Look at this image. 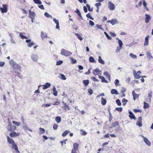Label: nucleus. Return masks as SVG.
<instances>
[{
  "label": "nucleus",
  "instance_id": "obj_58",
  "mask_svg": "<svg viewBox=\"0 0 153 153\" xmlns=\"http://www.w3.org/2000/svg\"><path fill=\"white\" fill-rule=\"evenodd\" d=\"M126 91V89L124 87H122L121 90V92L122 93H123L125 92Z\"/></svg>",
  "mask_w": 153,
  "mask_h": 153
},
{
  "label": "nucleus",
  "instance_id": "obj_7",
  "mask_svg": "<svg viewBox=\"0 0 153 153\" xmlns=\"http://www.w3.org/2000/svg\"><path fill=\"white\" fill-rule=\"evenodd\" d=\"M20 135V133L18 132H16L14 131L10 132L9 134L11 138L18 137Z\"/></svg>",
  "mask_w": 153,
  "mask_h": 153
},
{
  "label": "nucleus",
  "instance_id": "obj_14",
  "mask_svg": "<svg viewBox=\"0 0 153 153\" xmlns=\"http://www.w3.org/2000/svg\"><path fill=\"white\" fill-rule=\"evenodd\" d=\"M101 71L99 69L97 68L95 69L93 71V74L94 75H97L101 74Z\"/></svg>",
  "mask_w": 153,
  "mask_h": 153
},
{
  "label": "nucleus",
  "instance_id": "obj_17",
  "mask_svg": "<svg viewBox=\"0 0 153 153\" xmlns=\"http://www.w3.org/2000/svg\"><path fill=\"white\" fill-rule=\"evenodd\" d=\"M149 36H147L145 38V42L144 43V45L147 46L149 44Z\"/></svg>",
  "mask_w": 153,
  "mask_h": 153
},
{
  "label": "nucleus",
  "instance_id": "obj_53",
  "mask_svg": "<svg viewBox=\"0 0 153 153\" xmlns=\"http://www.w3.org/2000/svg\"><path fill=\"white\" fill-rule=\"evenodd\" d=\"M81 131L82 132L81 134L83 135H85L87 134V133L85 131L83 130H81Z\"/></svg>",
  "mask_w": 153,
  "mask_h": 153
},
{
  "label": "nucleus",
  "instance_id": "obj_42",
  "mask_svg": "<svg viewBox=\"0 0 153 153\" xmlns=\"http://www.w3.org/2000/svg\"><path fill=\"white\" fill-rule=\"evenodd\" d=\"M118 43L119 45V46L122 47V46L123 45L122 42L121 40L119 39H118Z\"/></svg>",
  "mask_w": 153,
  "mask_h": 153
},
{
  "label": "nucleus",
  "instance_id": "obj_62",
  "mask_svg": "<svg viewBox=\"0 0 153 153\" xmlns=\"http://www.w3.org/2000/svg\"><path fill=\"white\" fill-rule=\"evenodd\" d=\"M5 64V62H0V66L2 67L4 66Z\"/></svg>",
  "mask_w": 153,
  "mask_h": 153
},
{
  "label": "nucleus",
  "instance_id": "obj_5",
  "mask_svg": "<svg viewBox=\"0 0 153 153\" xmlns=\"http://www.w3.org/2000/svg\"><path fill=\"white\" fill-rule=\"evenodd\" d=\"M2 6L3 8L2 7H0V11L1 13H4L7 12L8 10L7 5L6 4H3Z\"/></svg>",
  "mask_w": 153,
  "mask_h": 153
},
{
  "label": "nucleus",
  "instance_id": "obj_39",
  "mask_svg": "<svg viewBox=\"0 0 153 153\" xmlns=\"http://www.w3.org/2000/svg\"><path fill=\"white\" fill-rule=\"evenodd\" d=\"M129 55L130 57H131L133 59H136L137 58L136 55H134L133 53H131Z\"/></svg>",
  "mask_w": 153,
  "mask_h": 153
},
{
  "label": "nucleus",
  "instance_id": "obj_15",
  "mask_svg": "<svg viewBox=\"0 0 153 153\" xmlns=\"http://www.w3.org/2000/svg\"><path fill=\"white\" fill-rule=\"evenodd\" d=\"M107 23H110L112 25H114L117 23L118 22L116 19H113L111 20H108L107 21Z\"/></svg>",
  "mask_w": 153,
  "mask_h": 153
},
{
  "label": "nucleus",
  "instance_id": "obj_1",
  "mask_svg": "<svg viewBox=\"0 0 153 153\" xmlns=\"http://www.w3.org/2000/svg\"><path fill=\"white\" fill-rule=\"evenodd\" d=\"M10 64L11 65L13 68L15 69H16V71H15V73L17 74L16 75L19 76L20 75V70L19 68V65L16 64L12 60H11L10 62Z\"/></svg>",
  "mask_w": 153,
  "mask_h": 153
},
{
  "label": "nucleus",
  "instance_id": "obj_57",
  "mask_svg": "<svg viewBox=\"0 0 153 153\" xmlns=\"http://www.w3.org/2000/svg\"><path fill=\"white\" fill-rule=\"evenodd\" d=\"M63 63V61L60 60L59 61H57L56 62L57 65H60Z\"/></svg>",
  "mask_w": 153,
  "mask_h": 153
},
{
  "label": "nucleus",
  "instance_id": "obj_32",
  "mask_svg": "<svg viewBox=\"0 0 153 153\" xmlns=\"http://www.w3.org/2000/svg\"><path fill=\"white\" fill-rule=\"evenodd\" d=\"M83 82L85 86H87L89 83V81L88 80H84Z\"/></svg>",
  "mask_w": 153,
  "mask_h": 153
},
{
  "label": "nucleus",
  "instance_id": "obj_4",
  "mask_svg": "<svg viewBox=\"0 0 153 153\" xmlns=\"http://www.w3.org/2000/svg\"><path fill=\"white\" fill-rule=\"evenodd\" d=\"M61 54L65 56H68L72 54V53L70 51H67L64 49H62L61 50Z\"/></svg>",
  "mask_w": 153,
  "mask_h": 153
},
{
  "label": "nucleus",
  "instance_id": "obj_20",
  "mask_svg": "<svg viewBox=\"0 0 153 153\" xmlns=\"http://www.w3.org/2000/svg\"><path fill=\"white\" fill-rule=\"evenodd\" d=\"M51 86V84L49 83H46L45 85H43V89H47L48 88L50 87Z\"/></svg>",
  "mask_w": 153,
  "mask_h": 153
},
{
  "label": "nucleus",
  "instance_id": "obj_8",
  "mask_svg": "<svg viewBox=\"0 0 153 153\" xmlns=\"http://www.w3.org/2000/svg\"><path fill=\"white\" fill-rule=\"evenodd\" d=\"M62 104L63 105L62 106L63 109L65 111L69 110H70V108L68 105L66 103L64 102H62Z\"/></svg>",
  "mask_w": 153,
  "mask_h": 153
},
{
  "label": "nucleus",
  "instance_id": "obj_45",
  "mask_svg": "<svg viewBox=\"0 0 153 153\" xmlns=\"http://www.w3.org/2000/svg\"><path fill=\"white\" fill-rule=\"evenodd\" d=\"M116 102L117 104V105H118L120 106L121 105V102L120 100L119 99L117 100H116Z\"/></svg>",
  "mask_w": 153,
  "mask_h": 153
},
{
  "label": "nucleus",
  "instance_id": "obj_43",
  "mask_svg": "<svg viewBox=\"0 0 153 153\" xmlns=\"http://www.w3.org/2000/svg\"><path fill=\"white\" fill-rule=\"evenodd\" d=\"M86 16L87 17L89 18L90 19L93 20L94 19L92 18V17L91 16V14L90 13H88V14H86Z\"/></svg>",
  "mask_w": 153,
  "mask_h": 153
},
{
  "label": "nucleus",
  "instance_id": "obj_27",
  "mask_svg": "<svg viewBox=\"0 0 153 153\" xmlns=\"http://www.w3.org/2000/svg\"><path fill=\"white\" fill-rule=\"evenodd\" d=\"M55 120L56 122L59 123L61 121V118L60 117L57 116L56 117Z\"/></svg>",
  "mask_w": 153,
  "mask_h": 153
},
{
  "label": "nucleus",
  "instance_id": "obj_36",
  "mask_svg": "<svg viewBox=\"0 0 153 153\" xmlns=\"http://www.w3.org/2000/svg\"><path fill=\"white\" fill-rule=\"evenodd\" d=\"M71 62L72 64L75 63L76 62V59H74L72 57H70V58Z\"/></svg>",
  "mask_w": 153,
  "mask_h": 153
},
{
  "label": "nucleus",
  "instance_id": "obj_41",
  "mask_svg": "<svg viewBox=\"0 0 153 153\" xmlns=\"http://www.w3.org/2000/svg\"><path fill=\"white\" fill-rule=\"evenodd\" d=\"M34 2L36 4H41L42 2L40 0H33Z\"/></svg>",
  "mask_w": 153,
  "mask_h": 153
},
{
  "label": "nucleus",
  "instance_id": "obj_61",
  "mask_svg": "<svg viewBox=\"0 0 153 153\" xmlns=\"http://www.w3.org/2000/svg\"><path fill=\"white\" fill-rule=\"evenodd\" d=\"M61 75V79L64 80H65L66 79V78L65 77V76L63 74H62Z\"/></svg>",
  "mask_w": 153,
  "mask_h": 153
},
{
  "label": "nucleus",
  "instance_id": "obj_25",
  "mask_svg": "<svg viewBox=\"0 0 153 153\" xmlns=\"http://www.w3.org/2000/svg\"><path fill=\"white\" fill-rule=\"evenodd\" d=\"M107 102L105 99L102 97L101 98V104L102 105H105L106 104Z\"/></svg>",
  "mask_w": 153,
  "mask_h": 153
},
{
  "label": "nucleus",
  "instance_id": "obj_51",
  "mask_svg": "<svg viewBox=\"0 0 153 153\" xmlns=\"http://www.w3.org/2000/svg\"><path fill=\"white\" fill-rule=\"evenodd\" d=\"M116 110L118 111L121 112L123 110V108L121 107L117 108Z\"/></svg>",
  "mask_w": 153,
  "mask_h": 153
},
{
  "label": "nucleus",
  "instance_id": "obj_49",
  "mask_svg": "<svg viewBox=\"0 0 153 153\" xmlns=\"http://www.w3.org/2000/svg\"><path fill=\"white\" fill-rule=\"evenodd\" d=\"M119 83V81L118 79H116L115 80L114 83L116 86L118 85V84Z\"/></svg>",
  "mask_w": 153,
  "mask_h": 153
},
{
  "label": "nucleus",
  "instance_id": "obj_11",
  "mask_svg": "<svg viewBox=\"0 0 153 153\" xmlns=\"http://www.w3.org/2000/svg\"><path fill=\"white\" fill-rule=\"evenodd\" d=\"M142 118L141 117H139L138 118V121L136 123V125L139 127L142 126Z\"/></svg>",
  "mask_w": 153,
  "mask_h": 153
},
{
  "label": "nucleus",
  "instance_id": "obj_60",
  "mask_svg": "<svg viewBox=\"0 0 153 153\" xmlns=\"http://www.w3.org/2000/svg\"><path fill=\"white\" fill-rule=\"evenodd\" d=\"M89 25H91V26H93L94 25V22L91 20H90L89 21Z\"/></svg>",
  "mask_w": 153,
  "mask_h": 153
},
{
  "label": "nucleus",
  "instance_id": "obj_44",
  "mask_svg": "<svg viewBox=\"0 0 153 153\" xmlns=\"http://www.w3.org/2000/svg\"><path fill=\"white\" fill-rule=\"evenodd\" d=\"M104 33L105 34L107 38L108 39L111 40V38L109 36V35L106 32H104Z\"/></svg>",
  "mask_w": 153,
  "mask_h": 153
},
{
  "label": "nucleus",
  "instance_id": "obj_6",
  "mask_svg": "<svg viewBox=\"0 0 153 153\" xmlns=\"http://www.w3.org/2000/svg\"><path fill=\"white\" fill-rule=\"evenodd\" d=\"M79 144L78 143H74L73 144V149L71 151V153H77L76 151L78 150Z\"/></svg>",
  "mask_w": 153,
  "mask_h": 153
},
{
  "label": "nucleus",
  "instance_id": "obj_3",
  "mask_svg": "<svg viewBox=\"0 0 153 153\" xmlns=\"http://www.w3.org/2000/svg\"><path fill=\"white\" fill-rule=\"evenodd\" d=\"M7 128L8 131L11 132L16 130L17 127L16 126L13 125L10 122H8Z\"/></svg>",
  "mask_w": 153,
  "mask_h": 153
},
{
  "label": "nucleus",
  "instance_id": "obj_35",
  "mask_svg": "<svg viewBox=\"0 0 153 153\" xmlns=\"http://www.w3.org/2000/svg\"><path fill=\"white\" fill-rule=\"evenodd\" d=\"M89 61L91 62H95V60L92 56H90L89 58Z\"/></svg>",
  "mask_w": 153,
  "mask_h": 153
},
{
  "label": "nucleus",
  "instance_id": "obj_18",
  "mask_svg": "<svg viewBox=\"0 0 153 153\" xmlns=\"http://www.w3.org/2000/svg\"><path fill=\"white\" fill-rule=\"evenodd\" d=\"M146 16L145 19V22L147 23L149 22V20L151 19L150 16L148 14H146L145 15Z\"/></svg>",
  "mask_w": 153,
  "mask_h": 153
},
{
  "label": "nucleus",
  "instance_id": "obj_54",
  "mask_svg": "<svg viewBox=\"0 0 153 153\" xmlns=\"http://www.w3.org/2000/svg\"><path fill=\"white\" fill-rule=\"evenodd\" d=\"M88 92L90 94V95H91L92 94L93 91V90L91 89H88Z\"/></svg>",
  "mask_w": 153,
  "mask_h": 153
},
{
  "label": "nucleus",
  "instance_id": "obj_30",
  "mask_svg": "<svg viewBox=\"0 0 153 153\" xmlns=\"http://www.w3.org/2000/svg\"><path fill=\"white\" fill-rule=\"evenodd\" d=\"M104 74L107 77V78L109 79V80H110L111 76L108 72L107 71L105 72L104 73Z\"/></svg>",
  "mask_w": 153,
  "mask_h": 153
},
{
  "label": "nucleus",
  "instance_id": "obj_21",
  "mask_svg": "<svg viewBox=\"0 0 153 153\" xmlns=\"http://www.w3.org/2000/svg\"><path fill=\"white\" fill-rule=\"evenodd\" d=\"M129 117L130 119H134V120L136 119L134 115L130 111L129 112Z\"/></svg>",
  "mask_w": 153,
  "mask_h": 153
},
{
  "label": "nucleus",
  "instance_id": "obj_28",
  "mask_svg": "<svg viewBox=\"0 0 153 153\" xmlns=\"http://www.w3.org/2000/svg\"><path fill=\"white\" fill-rule=\"evenodd\" d=\"M149 107V104L145 102H144L143 108L144 109H147Z\"/></svg>",
  "mask_w": 153,
  "mask_h": 153
},
{
  "label": "nucleus",
  "instance_id": "obj_40",
  "mask_svg": "<svg viewBox=\"0 0 153 153\" xmlns=\"http://www.w3.org/2000/svg\"><path fill=\"white\" fill-rule=\"evenodd\" d=\"M75 35L77 36L78 39H79L81 41L82 40V38L80 34H79L78 33H76L75 34Z\"/></svg>",
  "mask_w": 153,
  "mask_h": 153
},
{
  "label": "nucleus",
  "instance_id": "obj_13",
  "mask_svg": "<svg viewBox=\"0 0 153 153\" xmlns=\"http://www.w3.org/2000/svg\"><path fill=\"white\" fill-rule=\"evenodd\" d=\"M133 73L135 79H139L141 77V76L137 73L135 70H134L133 71Z\"/></svg>",
  "mask_w": 153,
  "mask_h": 153
},
{
  "label": "nucleus",
  "instance_id": "obj_23",
  "mask_svg": "<svg viewBox=\"0 0 153 153\" xmlns=\"http://www.w3.org/2000/svg\"><path fill=\"white\" fill-rule=\"evenodd\" d=\"M99 77L100 79H101L102 80V82L106 83L108 82L103 76H99Z\"/></svg>",
  "mask_w": 153,
  "mask_h": 153
},
{
  "label": "nucleus",
  "instance_id": "obj_10",
  "mask_svg": "<svg viewBox=\"0 0 153 153\" xmlns=\"http://www.w3.org/2000/svg\"><path fill=\"white\" fill-rule=\"evenodd\" d=\"M29 16L32 20V22H33V20L35 18L36 14L34 12H32L31 11V10H29Z\"/></svg>",
  "mask_w": 153,
  "mask_h": 153
},
{
  "label": "nucleus",
  "instance_id": "obj_50",
  "mask_svg": "<svg viewBox=\"0 0 153 153\" xmlns=\"http://www.w3.org/2000/svg\"><path fill=\"white\" fill-rule=\"evenodd\" d=\"M39 130L42 134H44L45 132V130L44 129L42 128H39Z\"/></svg>",
  "mask_w": 153,
  "mask_h": 153
},
{
  "label": "nucleus",
  "instance_id": "obj_56",
  "mask_svg": "<svg viewBox=\"0 0 153 153\" xmlns=\"http://www.w3.org/2000/svg\"><path fill=\"white\" fill-rule=\"evenodd\" d=\"M44 15H45V16L48 17V18H49L51 16V15H50V14H49V13H45L44 14Z\"/></svg>",
  "mask_w": 153,
  "mask_h": 153
},
{
  "label": "nucleus",
  "instance_id": "obj_47",
  "mask_svg": "<svg viewBox=\"0 0 153 153\" xmlns=\"http://www.w3.org/2000/svg\"><path fill=\"white\" fill-rule=\"evenodd\" d=\"M86 6L87 7L88 10L89 11H92L93 10V8H91L90 6L88 4H86Z\"/></svg>",
  "mask_w": 153,
  "mask_h": 153
},
{
  "label": "nucleus",
  "instance_id": "obj_29",
  "mask_svg": "<svg viewBox=\"0 0 153 153\" xmlns=\"http://www.w3.org/2000/svg\"><path fill=\"white\" fill-rule=\"evenodd\" d=\"M31 58L34 61L36 62L37 61V56L35 55H32L31 56Z\"/></svg>",
  "mask_w": 153,
  "mask_h": 153
},
{
  "label": "nucleus",
  "instance_id": "obj_22",
  "mask_svg": "<svg viewBox=\"0 0 153 153\" xmlns=\"http://www.w3.org/2000/svg\"><path fill=\"white\" fill-rule=\"evenodd\" d=\"M95 5L97 9L96 11L97 12H98L99 10V6L101 5V3L100 2L96 3L95 4Z\"/></svg>",
  "mask_w": 153,
  "mask_h": 153
},
{
  "label": "nucleus",
  "instance_id": "obj_26",
  "mask_svg": "<svg viewBox=\"0 0 153 153\" xmlns=\"http://www.w3.org/2000/svg\"><path fill=\"white\" fill-rule=\"evenodd\" d=\"M111 93L112 94H118V92L117 90L115 89H112L111 91Z\"/></svg>",
  "mask_w": 153,
  "mask_h": 153
},
{
  "label": "nucleus",
  "instance_id": "obj_24",
  "mask_svg": "<svg viewBox=\"0 0 153 153\" xmlns=\"http://www.w3.org/2000/svg\"><path fill=\"white\" fill-rule=\"evenodd\" d=\"M98 62L102 64H104L105 62L102 59L101 57L100 56H99L98 57Z\"/></svg>",
  "mask_w": 153,
  "mask_h": 153
},
{
  "label": "nucleus",
  "instance_id": "obj_64",
  "mask_svg": "<svg viewBox=\"0 0 153 153\" xmlns=\"http://www.w3.org/2000/svg\"><path fill=\"white\" fill-rule=\"evenodd\" d=\"M122 48V47L119 46V47H117V49H116V51L117 52L119 51Z\"/></svg>",
  "mask_w": 153,
  "mask_h": 153
},
{
  "label": "nucleus",
  "instance_id": "obj_38",
  "mask_svg": "<svg viewBox=\"0 0 153 153\" xmlns=\"http://www.w3.org/2000/svg\"><path fill=\"white\" fill-rule=\"evenodd\" d=\"M19 36L22 39H27V37L23 35L22 33L21 32L19 33Z\"/></svg>",
  "mask_w": 153,
  "mask_h": 153
},
{
  "label": "nucleus",
  "instance_id": "obj_12",
  "mask_svg": "<svg viewBox=\"0 0 153 153\" xmlns=\"http://www.w3.org/2000/svg\"><path fill=\"white\" fill-rule=\"evenodd\" d=\"M142 137L143 138L144 142L149 146H150L151 145V142L148 140V138L144 136H142Z\"/></svg>",
  "mask_w": 153,
  "mask_h": 153
},
{
  "label": "nucleus",
  "instance_id": "obj_31",
  "mask_svg": "<svg viewBox=\"0 0 153 153\" xmlns=\"http://www.w3.org/2000/svg\"><path fill=\"white\" fill-rule=\"evenodd\" d=\"M70 132V131L68 130H66L62 134V136L63 137H65Z\"/></svg>",
  "mask_w": 153,
  "mask_h": 153
},
{
  "label": "nucleus",
  "instance_id": "obj_19",
  "mask_svg": "<svg viewBox=\"0 0 153 153\" xmlns=\"http://www.w3.org/2000/svg\"><path fill=\"white\" fill-rule=\"evenodd\" d=\"M41 36L42 39H44L48 37L47 34L43 32H42L41 33Z\"/></svg>",
  "mask_w": 153,
  "mask_h": 153
},
{
  "label": "nucleus",
  "instance_id": "obj_46",
  "mask_svg": "<svg viewBox=\"0 0 153 153\" xmlns=\"http://www.w3.org/2000/svg\"><path fill=\"white\" fill-rule=\"evenodd\" d=\"M146 55L147 57L149 59H151L152 58V56L151 55V53H147Z\"/></svg>",
  "mask_w": 153,
  "mask_h": 153
},
{
  "label": "nucleus",
  "instance_id": "obj_16",
  "mask_svg": "<svg viewBox=\"0 0 153 153\" xmlns=\"http://www.w3.org/2000/svg\"><path fill=\"white\" fill-rule=\"evenodd\" d=\"M132 95L133 96V99L135 100L138 98L139 96V94H136L134 91H133L132 92Z\"/></svg>",
  "mask_w": 153,
  "mask_h": 153
},
{
  "label": "nucleus",
  "instance_id": "obj_63",
  "mask_svg": "<svg viewBox=\"0 0 153 153\" xmlns=\"http://www.w3.org/2000/svg\"><path fill=\"white\" fill-rule=\"evenodd\" d=\"M39 7L42 10H44L45 9V8L43 6V5L42 4L40 5L39 6Z\"/></svg>",
  "mask_w": 153,
  "mask_h": 153
},
{
  "label": "nucleus",
  "instance_id": "obj_59",
  "mask_svg": "<svg viewBox=\"0 0 153 153\" xmlns=\"http://www.w3.org/2000/svg\"><path fill=\"white\" fill-rule=\"evenodd\" d=\"M53 128L54 130H56L57 128V125L55 124H54L53 126Z\"/></svg>",
  "mask_w": 153,
  "mask_h": 153
},
{
  "label": "nucleus",
  "instance_id": "obj_33",
  "mask_svg": "<svg viewBox=\"0 0 153 153\" xmlns=\"http://www.w3.org/2000/svg\"><path fill=\"white\" fill-rule=\"evenodd\" d=\"M119 124V123L117 121H115L112 123V126L113 127H115L117 126Z\"/></svg>",
  "mask_w": 153,
  "mask_h": 153
},
{
  "label": "nucleus",
  "instance_id": "obj_48",
  "mask_svg": "<svg viewBox=\"0 0 153 153\" xmlns=\"http://www.w3.org/2000/svg\"><path fill=\"white\" fill-rule=\"evenodd\" d=\"M34 44V43L33 42H31L30 43L27 44V46L28 47H31Z\"/></svg>",
  "mask_w": 153,
  "mask_h": 153
},
{
  "label": "nucleus",
  "instance_id": "obj_55",
  "mask_svg": "<svg viewBox=\"0 0 153 153\" xmlns=\"http://www.w3.org/2000/svg\"><path fill=\"white\" fill-rule=\"evenodd\" d=\"M134 111L135 113H137L138 112H141V111L140 110L138 109H134Z\"/></svg>",
  "mask_w": 153,
  "mask_h": 153
},
{
  "label": "nucleus",
  "instance_id": "obj_2",
  "mask_svg": "<svg viewBox=\"0 0 153 153\" xmlns=\"http://www.w3.org/2000/svg\"><path fill=\"white\" fill-rule=\"evenodd\" d=\"M7 142L10 144H11L12 146V148L14 149L16 151V152L19 153V151L18 150V147L17 145L15 143L14 141L9 136L7 137Z\"/></svg>",
  "mask_w": 153,
  "mask_h": 153
},
{
  "label": "nucleus",
  "instance_id": "obj_52",
  "mask_svg": "<svg viewBox=\"0 0 153 153\" xmlns=\"http://www.w3.org/2000/svg\"><path fill=\"white\" fill-rule=\"evenodd\" d=\"M51 105V103L47 104H45L43 105L42 106V107H48L50 106Z\"/></svg>",
  "mask_w": 153,
  "mask_h": 153
},
{
  "label": "nucleus",
  "instance_id": "obj_34",
  "mask_svg": "<svg viewBox=\"0 0 153 153\" xmlns=\"http://www.w3.org/2000/svg\"><path fill=\"white\" fill-rule=\"evenodd\" d=\"M12 123L13 124H15L17 126H19L20 124V123L19 122L14 121H13Z\"/></svg>",
  "mask_w": 153,
  "mask_h": 153
},
{
  "label": "nucleus",
  "instance_id": "obj_9",
  "mask_svg": "<svg viewBox=\"0 0 153 153\" xmlns=\"http://www.w3.org/2000/svg\"><path fill=\"white\" fill-rule=\"evenodd\" d=\"M108 7L110 10H114L115 9V6L114 4L111 1H109L108 2Z\"/></svg>",
  "mask_w": 153,
  "mask_h": 153
},
{
  "label": "nucleus",
  "instance_id": "obj_37",
  "mask_svg": "<svg viewBox=\"0 0 153 153\" xmlns=\"http://www.w3.org/2000/svg\"><path fill=\"white\" fill-rule=\"evenodd\" d=\"M128 101V100L125 99L124 98L122 100V103H123V105H125L126 104L127 102Z\"/></svg>",
  "mask_w": 153,
  "mask_h": 153
}]
</instances>
